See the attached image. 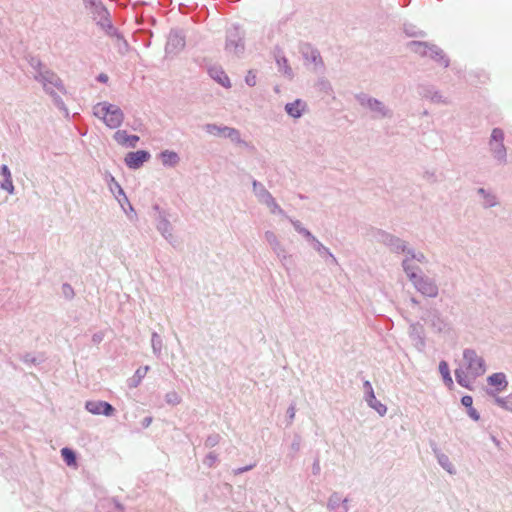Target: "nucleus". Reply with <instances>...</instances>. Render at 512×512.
Masks as SVG:
<instances>
[{"instance_id":"obj_24","label":"nucleus","mask_w":512,"mask_h":512,"mask_svg":"<svg viewBox=\"0 0 512 512\" xmlns=\"http://www.w3.org/2000/svg\"><path fill=\"white\" fill-rule=\"evenodd\" d=\"M252 187L253 193L257 200L259 201V203L266 205L273 198L272 194L265 188V186L262 183L254 180L252 183Z\"/></svg>"},{"instance_id":"obj_7","label":"nucleus","mask_w":512,"mask_h":512,"mask_svg":"<svg viewBox=\"0 0 512 512\" xmlns=\"http://www.w3.org/2000/svg\"><path fill=\"white\" fill-rule=\"evenodd\" d=\"M489 150L493 158L499 164H505L507 160V150L504 145V132L500 128H494L489 139Z\"/></svg>"},{"instance_id":"obj_50","label":"nucleus","mask_w":512,"mask_h":512,"mask_svg":"<svg viewBox=\"0 0 512 512\" xmlns=\"http://www.w3.org/2000/svg\"><path fill=\"white\" fill-rule=\"evenodd\" d=\"M300 235L304 237L309 245H311L317 239L307 228H305L303 232L300 233Z\"/></svg>"},{"instance_id":"obj_10","label":"nucleus","mask_w":512,"mask_h":512,"mask_svg":"<svg viewBox=\"0 0 512 512\" xmlns=\"http://www.w3.org/2000/svg\"><path fill=\"white\" fill-rule=\"evenodd\" d=\"M486 393L494 399L501 398L499 394L504 392L508 387L507 376L503 372L493 373L487 377Z\"/></svg>"},{"instance_id":"obj_31","label":"nucleus","mask_w":512,"mask_h":512,"mask_svg":"<svg viewBox=\"0 0 512 512\" xmlns=\"http://www.w3.org/2000/svg\"><path fill=\"white\" fill-rule=\"evenodd\" d=\"M411 260L410 257L406 256L402 261V268L406 276L412 282L422 271L417 266L413 265Z\"/></svg>"},{"instance_id":"obj_32","label":"nucleus","mask_w":512,"mask_h":512,"mask_svg":"<svg viewBox=\"0 0 512 512\" xmlns=\"http://www.w3.org/2000/svg\"><path fill=\"white\" fill-rule=\"evenodd\" d=\"M149 366H143L138 368L134 375L130 377L127 381V384L130 388H136L141 383L142 379L146 376L147 372L149 371Z\"/></svg>"},{"instance_id":"obj_15","label":"nucleus","mask_w":512,"mask_h":512,"mask_svg":"<svg viewBox=\"0 0 512 512\" xmlns=\"http://www.w3.org/2000/svg\"><path fill=\"white\" fill-rule=\"evenodd\" d=\"M307 110V102L299 98L292 102L286 103L284 106V111L286 114L294 120L301 118L307 112Z\"/></svg>"},{"instance_id":"obj_16","label":"nucleus","mask_w":512,"mask_h":512,"mask_svg":"<svg viewBox=\"0 0 512 512\" xmlns=\"http://www.w3.org/2000/svg\"><path fill=\"white\" fill-rule=\"evenodd\" d=\"M380 241L396 253L407 254V250L409 249L405 241L388 233H380Z\"/></svg>"},{"instance_id":"obj_33","label":"nucleus","mask_w":512,"mask_h":512,"mask_svg":"<svg viewBox=\"0 0 512 512\" xmlns=\"http://www.w3.org/2000/svg\"><path fill=\"white\" fill-rule=\"evenodd\" d=\"M436 459L438 464L449 474L454 475L456 473L455 467L450 461L449 457L441 452L436 453Z\"/></svg>"},{"instance_id":"obj_54","label":"nucleus","mask_w":512,"mask_h":512,"mask_svg":"<svg viewBox=\"0 0 512 512\" xmlns=\"http://www.w3.org/2000/svg\"><path fill=\"white\" fill-rule=\"evenodd\" d=\"M252 468H253V465H248V466L237 468V469L233 470V473L235 475H238V474L247 472V471L251 470Z\"/></svg>"},{"instance_id":"obj_42","label":"nucleus","mask_w":512,"mask_h":512,"mask_svg":"<svg viewBox=\"0 0 512 512\" xmlns=\"http://www.w3.org/2000/svg\"><path fill=\"white\" fill-rule=\"evenodd\" d=\"M165 401L170 405H178L181 402V397L177 392L171 391L165 395Z\"/></svg>"},{"instance_id":"obj_25","label":"nucleus","mask_w":512,"mask_h":512,"mask_svg":"<svg viewBox=\"0 0 512 512\" xmlns=\"http://www.w3.org/2000/svg\"><path fill=\"white\" fill-rule=\"evenodd\" d=\"M477 194L480 198V203L484 208H492L498 204L497 197L489 190L479 188Z\"/></svg>"},{"instance_id":"obj_12","label":"nucleus","mask_w":512,"mask_h":512,"mask_svg":"<svg viewBox=\"0 0 512 512\" xmlns=\"http://www.w3.org/2000/svg\"><path fill=\"white\" fill-rule=\"evenodd\" d=\"M105 180L107 182V186L110 192L114 195L115 199L118 201L120 206L125 209V205L129 207L131 211H133V207L129 202L128 197L126 196L124 190L120 186V184L116 181L113 175L107 173L105 176Z\"/></svg>"},{"instance_id":"obj_5","label":"nucleus","mask_w":512,"mask_h":512,"mask_svg":"<svg viewBox=\"0 0 512 512\" xmlns=\"http://www.w3.org/2000/svg\"><path fill=\"white\" fill-rule=\"evenodd\" d=\"M358 104L368 110L374 119H384L392 117V110L385 105L382 101L365 93L356 95Z\"/></svg>"},{"instance_id":"obj_46","label":"nucleus","mask_w":512,"mask_h":512,"mask_svg":"<svg viewBox=\"0 0 512 512\" xmlns=\"http://www.w3.org/2000/svg\"><path fill=\"white\" fill-rule=\"evenodd\" d=\"M341 497L338 493H333L328 500V508L335 509L341 502Z\"/></svg>"},{"instance_id":"obj_52","label":"nucleus","mask_w":512,"mask_h":512,"mask_svg":"<svg viewBox=\"0 0 512 512\" xmlns=\"http://www.w3.org/2000/svg\"><path fill=\"white\" fill-rule=\"evenodd\" d=\"M461 403L467 407V408H470L472 407V404H473V399L471 396L469 395H466V396H463L462 399H461Z\"/></svg>"},{"instance_id":"obj_38","label":"nucleus","mask_w":512,"mask_h":512,"mask_svg":"<svg viewBox=\"0 0 512 512\" xmlns=\"http://www.w3.org/2000/svg\"><path fill=\"white\" fill-rule=\"evenodd\" d=\"M265 206L269 209L271 214L287 217L285 211L276 202L274 197Z\"/></svg>"},{"instance_id":"obj_6","label":"nucleus","mask_w":512,"mask_h":512,"mask_svg":"<svg viewBox=\"0 0 512 512\" xmlns=\"http://www.w3.org/2000/svg\"><path fill=\"white\" fill-rule=\"evenodd\" d=\"M408 48L413 53L433 59L443 67H447L449 65V60L445 56L444 52L434 44L421 41H411L408 43Z\"/></svg>"},{"instance_id":"obj_36","label":"nucleus","mask_w":512,"mask_h":512,"mask_svg":"<svg viewBox=\"0 0 512 512\" xmlns=\"http://www.w3.org/2000/svg\"><path fill=\"white\" fill-rule=\"evenodd\" d=\"M151 346H152L153 353L156 356H159L162 351L163 341H162V338L160 337V335L156 332L152 333Z\"/></svg>"},{"instance_id":"obj_1","label":"nucleus","mask_w":512,"mask_h":512,"mask_svg":"<svg viewBox=\"0 0 512 512\" xmlns=\"http://www.w3.org/2000/svg\"><path fill=\"white\" fill-rule=\"evenodd\" d=\"M485 372L486 363L484 358L474 349H464L462 359L459 362L458 368L455 370L457 383L464 388H469L474 380L482 376Z\"/></svg>"},{"instance_id":"obj_51","label":"nucleus","mask_w":512,"mask_h":512,"mask_svg":"<svg viewBox=\"0 0 512 512\" xmlns=\"http://www.w3.org/2000/svg\"><path fill=\"white\" fill-rule=\"evenodd\" d=\"M467 413H468L469 417L475 421H478L480 419L479 413L473 407L468 408Z\"/></svg>"},{"instance_id":"obj_43","label":"nucleus","mask_w":512,"mask_h":512,"mask_svg":"<svg viewBox=\"0 0 512 512\" xmlns=\"http://www.w3.org/2000/svg\"><path fill=\"white\" fill-rule=\"evenodd\" d=\"M217 461H218V455L215 452H210L204 458L203 463H204V465L211 468L217 463Z\"/></svg>"},{"instance_id":"obj_8","label":"nucleus","mask_w":512,"mask_h":512,"mask_svg":"<svg viewBox=\"0 0 512 512\" xmlns=\"http://www.w3.org/2000/svg\"><path fill=\"white\" fill-rule=\"evenodd\" d=\"M203 129L209 135L227 138L236 144L243 142L240 131L233 127L208 123L203 126Z\"/></svg>"},{"instance_id":"obj_60","label":"nucleus","mask_w":512,"mask_h":512,"mask_svg":"<svg viewBox=\"0 0 512 512\" xmlns=\"http://www.w3.org/2000/svg\"><path fill=\"white\" fill-rule=\"evenodd\" d=\"M319 471H320V465H319V462H315V463L313 464V472H314L315 474H317V473H319Z\"/></svg>"},{"instance_id":"obj_18","label":"nucleus","mask_w":512,"mask_h":512,"mask_svg":"<svg viewBox=\"0 0 512 512\" xmlns=\"http://www.w3.org/2000/svg\"><path fill=\"white\" fill-rule=\"evenodd\" d=\"M157 230L160 234L170 243L174 244L176 239L173 234V227L170 221L167 219L166 215L163 212L159 213V218L157 222Z\"/></svg>"},{"instance_id":"obj_2","label":"nucleus","mask_w":512,"mask_h":512,"mask_svg":"<svg viewBox=\"0 0 512 512\" xmlns=\"http://www.w3.org/2000/svg\"><path fill=\"white\" fill-rule=\"evenodd\" d=\"M33 77L42 85L44 91L52 97L57 106H63V101L57 94V91L64 92L65 88L57 74L46 67H40L39 71L35 73Z\"/></svg>"},{"instance_id":"obj_13","label":"nucleus","mask_w":512,"mask_h":512,"mask_svg":"<svg viewBox=\"0 0 512 512\" xmlns=\"http://www.w3.org/2000/svg\"><path fill=\"white\" fill-rule=\"evenodd\" d=\"M87 9L90 10V13L93 15V18L98 25H100L103 29L112 30V25L108 19L109 13L101 2L96 1Z\"/></svg>"},{"instance_id":"obj_11","label":"nucleus","mask_w":512,"mask_h":512,"mask_svg":"<svg viewBox=\"0 0 512 512\" xmlns=\"http://www.w3.org/2000/svg\"><path fill=\"white\" fill-rule=\"evenodd\" d=\"M301 54L304 58L305 65L315 73H322L324 71V63L319 51L309 44H304L301 47Z\"/></svg>"},{"instance_id":"obj_19","label":"nucleus","mask_w":512,"mask_h":512,"mask_svg":"<svg viewBox=\"0 0 512 512\" xmlns=\"http://www.w3.org/2000/svg\"><path fill=\"white\" fill-rule=\"evenodd\" d=\"M113 139L121 146L127 148H135L139 141V137L137 135H129L126 130H117Z\"/></svg>"},{"instance_id":"obj_22","label":"nucleus","mask_w":512,"mask_h":512,"mask_svg":"<svg viewBox=\"0 0 512 512\" xmlns=\"http://www.w3.org/2000/svg\"><path fill=\"white\" fill-rule=\"evenodd\" d=\"M184 46H185L184 37L178 32H171L168 37V41H167V45H166L167 52L176 53V52L180 51L181 49H183Z\"/></svg>"},{"instance_id":"obj_37","label":"nucleus","mask_w":512,"mask_h":512,"mask_svg":"<svg viewBox=\"0 0 512 512\" xmlns=\"http://www.w3.org/2000/svg\"><path fill=\"white\" fill-rule=\"evenodd\" d=\"M61 456L64 460V462L68 466H75L76 465V455L73 450L69 448H62L61 449Z\"/></svg>"},{"instance_id":"obj_44","label":"nucleus","mask_w":512,"mask_h":512,"mask_svg":"<svg viewBox=\"0 0 512 512\" xmlns=\"http://www.w3.org/2000/svg\"><path fill=\"white\" fill-rule=\"evenodd\" d=\"M220 435L219 434H211L209 435L205 440V446L208 448H212L216 446L220 442Z\"/></svg>"},{"instance_id":"obj_48","label":"nucleus","mask_w":512,"mask_h":512,"mask_svg":"<svg viewBox=\"0 0 512 512\" xmlns=\"http://www.w3.org/2000/svg\"><path fill=\"white\" fill-rule=\"evenodd\" d=\"M62 293L68 299H71L74 295L73 288L71 287L70 284L67 283L62 285Z\"/></svg>"},{"instance_id":"obj_17","label":"nucleus","mask_w":512,"mask_h":512,"mask_svg":"<svg viewBox=\"0 0 512 512\" xmlns=\"http://www.w3.org/2000/svg\"><path fill=\"white\" fill-rule=\"evenodd\" d=\"M150 159V154L144 150H138L136 152H129L125 156V164L130 169H138L140 168L146 161Z\"/></svg>"},{"instance_id":"obj_14","label":"nucleus","mask_w":512,"mask_h":512,"mask_svg":"<svg viewBox=\"0 0 512 512\" xmlns=\"http://www.w3.org/2000/svg\"><path fill=\"white\" fill-rule=\"evenodd\" d=\"M85 408L93 415H105L107 417L113 416L115 408L105 401H87Z\"/></svg>"},{"instance_id":"obj_45","label":"nucleus","mask_w":512,"mask_h":512,"mask_svg":"<svg viewBox=\"0 0 512 512\" xmlns=\"http://www.w3.org/2000/svg\"><path fill=\"white\" fill-rule=\"evenodd\" d=\"M245 83L250 86L254 87L257 84V75L253 70H249L245 76Z\"/></svg>"},{"instance_id":"obj_20","label":"nucleus","mask_w":512,"mask_h":512,"mask_svg":"<svg viewBox=\"0 0 512 512\" xmlns=\"http://www.w3.org/2000/svg\"><path fill=\"white\" fill-rule=\"evenodd\" d=\"M0 176L2 177V181H0V189L6 191L10 195H13L15 193V186L13 184L11 171L7 165H2L0 167Z\"/></svg>"},{"instance_id":"obj_26","label":"nucleus","mask_w":512,"mask_h":512,"mask_svg":"<svg viewBox=\"0 0 512 512\" xmlns=\"http://www.w3.org/2000/svg\"><path fill=\"white\" fill-rule=\"evenodd\" d=\"M276 64L278 71L288 79H292L294 77V72L291 66L288 63V59L282 54H276Z\"/></svg>"},{"instance_id":"obj_56","label":"nucleus","mask_w":512,"mask_h":512,"mask_svg":"<svg viewBox=\"0 0 512 512\" xmlns=\"http://www.w3.org/2000/svg\"><path fill=\"white\" fill-rule=\"evenodd\" d=\"M295 407L294 406H290L288 409H287V415L290 419V421H292L295 417Z\"/></svg>"},{"instance_id":"obj_49","label":"nucleus","mask_w":512,"mask_h":512,"mask_svg":"<svg viewBox=\"0 0 512 512\" xmlns=\"http://www.w3.org/2000/svg\"><path fill=\"white\" fill-rule=\"evenodd\" d=\"M290 220V223L292 224L294 230L297 232V233H302L303 230L305 229L304 225L302 224L301 221L299 220H296V219H292V218H289Z\"/></svg>"},{"instance_id":"obj_59","label":"nucleus","mask_w":512,"mask_h":512,"mask_svg":"<svg viewBox=\"0 0 512 512\" xmlns=\"http://www.w3.org/2000/svg\"><path fill=\"white\" fill-rule=\"evenodd\" d=\"M151 423H152V417H146V418H144V419H143V421H142V426H143L144 428H147V427H149V426H150V424H151Z\"/></svg>"},{"instance_id":"obj_21","label":"nucleus","mask_w":512,"mask_h":512,"mask_svg":"<svg viewBox=\"0 0 512 512\" xmlns=\"http://www.w3.org/2000/svg\"><path fill=\"white\" fill-rule=\"evenodd\" d=\"M310 246L318 253L321 258L325 260L327 264L336 265L338 263L336 257L332 254L330 249L324 246L323 243L318 239H316Z\"/></svg>"},{"instance_id":"obj_30","label":"nucleus","mask_w":512,"mask_h":512,"mask_svg":"<svg viewBox=\"0 0 512 512\" xmlns=\"http://www.w3.org/2000/svg\"><path fill=\"white\" fill-rule=\"evenodd\" d=\"M365 400L368 406L374 409L380 416H384L386 414V406L376 399L374 391H370V394L365 395Z\"/></svg>"},{"instance_id":"obj_39","label":"nucleus","mask_w":512,"mask_h":512,"mask_svg":"<svg viewBox=\"0 0 512 512\" xmlns=\"http://www.w3.org/2000/svg\"><path fill=\"white\" fill-rule=\"evenodd\" d=\"M278 261L281 263L283 267H286L287 262L291 259V254H289L286 246L278 250L274 253Z\"/></svg>"},{"instance_id":"obj_9","label":"nucleus","mask_w":512,"mask_h":512,"mask_svg":"<svg viewBox=\"0 0 512 512\" xmlns=\"http://www.w3.org/2000/svg\"><path fill=\"white\" fill-rule=\"evenodd\" d=\"M414 288L422 295L429 298H436L439 294V286L436 279L423 272L412 281Z\"/></svg>"},{"instance_id":"obj_34","label":"nucleus","mask_w":512,"mask_h":512,"mask_svg":"<svg viewBox=\"0 0 512 512\" xmlns=\"http://www.w3.org/2000/svg\"><path fill=\"white\" fill-rule=\"evenodd\" d=\"M316 89L325 94L326 96H331L333 94L332 84L325 77H320L315 83Z\"/></svg>"},{"instance_id":"obj_57","label":"nucleus","mask_w":512,"mask_h":512,"mask_svg":"<svg viewBox=\"0 0 512 512\" xmlns=\"http://www.w3.org/2000/svg\"><path fill=\"white\" fill-rule=\"evenodd\" d=\"M364 390H365V395L370 394V391H374L372 388V385L369 381L364 382Z\"/></svg>"},{"instance_id":"obj_35","label":"nucleus","mask_w":512,"mask_h":512,"mask_svg":"<svg viewBox=\"0 0 512 512\" xmlns=\"http://www.w3.org/2000/svg\"><path fill=\"white\" fill-rule=\"evenodd\" d=\"M439 372L443 378V381L444 383L448 386V387H451L453 385V380H452V377L450 375V370H449V366H448V363L446 361H441L439 363Z\"/></svg>"},{"instance_id":"obj_41","label":"nucleus","mask_w":512,"mask_h":512,"mask_svg":"<svg viewBox=\"0 0 512 512\" xmlns=\"http://www.w3.org/2000/svg\"><path fill=\"white\" fill-rule=\"evenodd\" d=\"M496 405L504 410L512 412V393L505 398H497Z\"/></svg>"},{"instance_id":"obj_40","label":"nucleus","mask_w":512,"mask_h":512,"mask_svg":"<svg viewBox=\"0 0 512 512\" xmlns=\"http://www.w3.org/2000/svg\"><path fill=\"white\" fill-rule=\"evenodd\" d=\"M406 256L410 257L412 260H415V261H417L419 263H422V264L428 262V260H427L426 256L424 255V253L419 252V251L417 252V251H415L412 248H409L407 250Z\"/></svg>"},{"instance_id":"obj_23","label":"nucleus","mask_w":512,"mask_h":512,"mask_svg":"<svg viewBox=\"0 0 512 512\" xmlns=\"http://www.w3.org/2000/svg\"><path fill=\"white\" fill-rule=\"evenodd\" d=\"M208 73L213 80H215L218 84H220L224 88L231 87L230 79L221 67H218V66L210 67L208 70Z\"/></svg>"},{"instance_id":"obj_53","label":"nucleus","mask_w":512,"mask_h":512,"mask_svg":"<svg viewBox=\"0 0 512 512\" xmlns=\"http://www.w3.org/2000/svg\"><path fill=\"white\" fill-rule=\"evenodd\" d=\"M32 68L35 70V73H37L40 69V67H44L42 63L37 59H32L30 62Z\"/></svg>"},{"instance_id":"obj_29","label":"nucleus","mask_w":512,"mask_h":512,"mask_svg":"<svg viewBox=\"0 0 512 512\" xmlns=\"http://www.w3.org/2000/svg\"><path fill=\"white\" fill-rule=\"evenodd\" d=\"M264 239L273 253L277 252L285 246L279 236L272 230H267L264 232Z\"/></svg>"},{"instance_id":"obj_3","label":"nucleus","mask_w":512,"mask_h":512,"mask_svg":"<svg viewBox=\"0 0 512 512\" xmlns=\"http://www.w3.org/2000/svg\"><path fill=\"white\" fill-rule=\"evenodd\" d=\"M92 112L96 118L100 119L111 129L120 127L124 121V112L122 109L106 101L95 104L92 108Z\"/></svg>"},{"instance_id":"obj_27","label":"nucleus","mask_w":512,"mask_h":512,"mask_svg":"<svg viewBox=\"0 0 512 512\" xmlns=\"http://www.w3.org/2000/svg\"><path fill=\"white\" fill-rule=\"evenodd\" d=\"M159 158L165 167H176L180 162L179 155L172 150H164L160 153Z\"/></svg>"},{"instance_id":"obj_58","label":"nucleus","mask_w":512,"mask_h":512,"mask_svg":"<svg viewBox=\"0 0 512 512\" xmlns=\"http://www.w3.org/2000/svg\"><path fill=\"white\" fill-rule=\"evenodd\" d=\"M109 77L105 73H101L98 75L97 80L102 83H106L108 81Z\"/></svg>"},{"instance_id":"obj_47","label":"nucleus","mask_w":512,"mask_h":512,"mask_svg":"<svg viewBox=\"0 0 512 512\" xmlns=\"http://www.w3.org/2000/svg\"><path fill=\"white\" fill-rule=\"evenodd\" d=\"M405 33L410 37H424L425 33L421 30H416L412 26H405Z\"/></svg>"},{"instance_id":"obj_28","label":"nucleus","mask_w":512,"mask_h":512,"mask_svg":"<svg viewBox=\"0 0 512 512\" xmlns=\"http://www.w3.org/2000/svg\"><path fill=\"white\" fill-rule=\"evenodd\" d=\"M423 97L430 100L435 104H449V100L446 96H444L439 90L434 88H426L423 92Z\"/></svg>"},{"instance_id":"obj_55","label":"nucleus","mask_w":512,"mask_h":512,"mask_svg":"<svg viewBox=\"0 0 512 512\" xmlns=\"http://www.w3.org/2000/svg\"><path fill=\"white\" fill-rule=\"evenodd\" d=\"M104 338V335L102 332H98V333H95L93 336H92V341L95 343V344H98L100 343Z\"/></svg>"},{"instance_id":"obj_4","label":"nucleus","mask_w":512,"mask_h":512,"mask_svg":"<svg viewBox=\"0 0 512 512\" xmlns=\"http://www.w3.org/2000/svg\"><path fill=\"white\" fill-rule=\"evenodd\" d=\"M244 37L245 33L239 26L233 25L228 28L225 39V52L232 57L240 58L245 51Z\"/></svg>"}]
</instances>
